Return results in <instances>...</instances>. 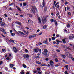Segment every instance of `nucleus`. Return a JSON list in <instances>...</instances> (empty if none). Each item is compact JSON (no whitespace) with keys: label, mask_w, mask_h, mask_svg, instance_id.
Wrapping results in <instances>:
<instances>
[{"label":"nucleus","mask_w":74,"mask_h":74,"mask_svg":"<svg viewBox=\"0 0 74 74\" xmlns=\"http://www.w3.org/2000/svg\"><path fill=\"white\" fill-rule=\"evenodd\" d=\"M65 74H68V73H67V71H66L65 72H64Z\"/></svg>","instance_id":"37"},{"label":"nucleus","mask_w":74,"mask_h":74,"mask_svg":"<svg viewBox=\"0 0 74 74\" xmlns=\"http://www.w3.org/2000/svg\"><path fill=\"white\" fill-rule=\"evenodd\" d=\"M16 7L17 8V10H18L19 11H22V10H21L20 9V8H19L18 7V6H16Z\"/></svg>","instance_id":"15"},{"label":"nucleus","mask_w":74,"mask_h":74,"mask_svg":"<svg viewBox=\"0 0 74 74\" xmlns=\"http://www.w3.org/2000/svg\"><path fill=\"white\" fill-rule=\"evenodd\" d=\"M10 67H11L12 68L13 67V66H14V65H13V64H10Z\"/></svg>","instance_id":"24"},{"label":"nucleus","mask_w":74,"mask_h":74,"mask_svg":"<svg viewBox=\"0 0 74 74\" xmlns=\"http://www.w3.org/2000/svg\"><path fill=\"white\" fill-rule=\"evenodd\" d=\"M71 59H72V60H73V61H74V58H71Z\"/></svg>","instance_id":"55"},{"label":"nucleus","mask_w":74,"mask_h":74,"mask_svg":"<svg viewBox=\"0 0 74 74\" xmlns=\"http://www.w3.org/2000/svg\"><path fill=\"white\" fill-rule=\"evenodd\" d=\"M10 58L9 57H7L6 58V60H10Z\"/></svg>","instance_id":"36"},{"label":"nucleus","mask_w":74,"mask_h":74,"mask_svg":"<svg viewBox=\"0 0 74 74\" xmlns=\"http://www.w3.org/2000/svg\"><path fill=\"white\" fill-rule=\"evenodd\" d=\"M45 74H49V73H48V72H45Z\"/></svg>","instance_id":"64"},{"label":"nucleus","mask_w":74,"mask_h":74,"mask_svg":"<svg viewBox=\"0 0 74 74\" xmlns=\"http://www.w3.org/2000/svg\"><path fill=\"white\" fill-rule=\"evenodd\" d=\"M10 42H14V40H12V39H10Z\"/></svg>","instance_id":"20"},{"label":"nucleus","mask_w":74,"mask_h":74,"mask_svg":"<svg viewBox=\"0 0 74 74\" xmlns=\"http://www.w3.org/2000/svg\"><path fill=\"white\" fill-rule=\"evenodd\" d=\"M4 16H5V17H8L7 15V14H4Z\"/></svg>","instance_id":"48"},{"label":"nucleus","mask_w":74,"mask_h":74,"mask_svg":"<svg viewBox=\"0 0 74 74\" xmlns=\"http://www.w3.org/2000/svg\"><path fill=\"white\" fill-rule=\"evenodd\" d=\"M23 57L24 58H25L26 59H29V54H27L24 55Z\"/></svg>","instance_id":"3"},{"label":"nucleus","mask_w":74,"mask_h":74,"mask_svg":"<svg viewBox=\"0 0 74 74\" xmlns=\"http://www.w3.org/2000/svg\"><path fill=\"white\" fill-rule=\"evenodd\" d=\"M44 44H48V42H47V40L46 39L43 42Z\"/></svg>","instance_id":"10"},{"label":"nucleus","mask_w":74,"mask_h":74,"mask_svg":"<svg viewBox=\"0 0 74 74\" xmlns=\"http://www.w3.org/2000/svg\"><path fill=\"white\" fill-rule=\"evenodd\" d=\"M38 20L39 21L38 23H41V20H40V17L38 18Z\"/></svg>","instance_id":"14"},{"label":"nucleus","mask_w":74,"mask_h":74,"mask_svg":"<svg viewBox=\"0 0 74 74\" xmlns=\"http://www.w3.org/2000/svg\"><path fill=\"white\" fill-rule=\"evenodd\" d=\"M42 5L43 6V7H45V3H42Z\"/></svg>","instance_id":"22"},{"label":"nucleus","mask_w":74,"mask_h":74,"mask_svg":"<svg viewBox=\"0 0 74 74\" xmlns=\"http://www.w3.org/2000/svg\"><path fill=\"white\" fill-rule=\"evenodd\" d=\"M40 68H37V70H38V71H40Z\"/></svg>","instance_id":"43"},{"label":"nucleus","mask_w":74,"mask_h":74,"mask_svg":"<svg viewBox=\"0 0 74 74\" xmlns=\"http://www.w3.org/2000/svg\"><path fill=\"white\" fill-rule=\"evenodd\" d=\"M66 26L68 28L70 27V25L69 24H68L66 25Z\"/></svg>","instance_id":"31"},{"label":"nucleus","mask_w":74,"mask_h":74,"mask_svg":"<svg viewBox=\"0 0 74 74\" xmlns=\"http://www.w3.org/2000/svg\"><path fill=\"white\" fill-rule=\"evenodd\" d=\"M67 4H68V3L67 2H65V4L66 5Z\"/></svg>","instance_id":"50"},{"label":"nucleus","mask_w":74,"mask_h":74,"mask_svg":"<svg viewBox=\"0 0 74 74\" xmlns=\"http://www.w3.org/2000/svg\"><path fill=\"white\" fill-rule=\"evenodd\" d=\"M47 8H45L44 10V11H47Z\"/></svg>","instance_id":"45"},{"label":"nucleus","mask_w":74,"mask_h":74,"mask_svg":"<svg viewBox=\"0 0 74 74\" xmlns=\"http://www.w3.org/2000/svg\"><path fill=\"white\" fill-rule=\"evenodd\" d=\"M58 66H59V65L58 64L56 65H55V67H58Z\"/></svg>","instance_id":"53"},{"label":"nucleus","mask_w":74,"mask_h":74,"mask_svg":"<svg viewBox=\"0 0 74 74\" xmlns=\"http://www.w3.org/2000/svg\"><path fill=\"white\" fill-rule=\"evenodd\" d=\"M1 30L2 31V32H3V31L4 30V29L3 28H1Z\"/></svg>","instance_id":"35"},{"label":"nucleus","mask_w":74,"mask_h":74,"mask_svg":"<svg viewBox=\"0 0 74 74\" xmlns=\"http://www.w3.org/2000/svg\"><path fill=\"white\" fill-rule=\"evenodd\" d=\"M38 74H41V72H38Z\"/></svg>","instance_id":"63"},{"label":"nucleus","mask_w":74,"mask_h":74,"mask_svg":"<svg viewBox=\"0 0 74 74\" xmlns=\"http://www.w3.org/2000/svg\"><path fill=\"white\" fill-rule=\"evenodd\" d=\"M9 55L10 57H11V53H9Z\"/></svg>","instance_id":"57"},{"label":"nucleus","mask_w":74,"mask_h":74,"mask_svg":"<svg viewBox=\"0 0 74 74\" xmlns=\"http://www.w3.org/2000/svg\"><path fill=\"white\" fill-rule=\"evenodd\" d=\"M50 21L52 22H54V20H53V19H50Z\"/></svg>","instance_id":"27"},{"label":"nucleus","mask_w":74,"mask_h":74,"mask_svg":"<svg viewBox=\"0 0 74 74\" xmlns=\"http://www.w3.org/2000/svg\"><path fill=\"white\" fill-rule=\"evenodd\" d=\"M17 23L19 25H21V23L19 22H18Z\"/></svg>","instance_id":"41"},{"label":"nucleus","mask_w":74,"mask_h":74,"mask_svg":"<svg viewBox=\"0 0 74 74\" xmlns=\"http://www.w3.org/2000/svg\"><path fill=\"white\" fill-rule=\"evenodd\" d=\"M25 51L26 52V53H27V52H29V51L27 50V49H25Z\"/></svg>","instance_id":"29"},{"label":"nucleus","mask_w":74,"mask_h":74,"mask_svg":"<svg viewBox=\"0 0 74 74\" xmlns=\"http://www.w3.org/2000/svg\"><path fill=\"white\" fill-rule=\"evenodd\" d=\"M7 19L8 20V21H11V19L10 18V17H8Z\"/></svg>","instance_id":"25"},{"label":"nucleus","mask_w":74,"mask_h":74,"mask_svg":"<svg viewBox=\"0 0 74 74\" xmlns=\"http://www.w3.org/2000/svg\"><path fill=\"white\" fill-rule=\"evenodd\" d=\"M36 63H37V64H41V62H39L38 61H36Z\"/></svg>","instance_id":"16"},{"label":"nucleus","mask_w":74,"mask_h":74,"mask_svg":"<svg viewBox=\"0 0 74 74\" xmlns=\"http://www.w3.org/2000/svg\"><path fill=\"white\" fill-rule=\"evenodd\" d=\"M45 66V64H43V65H41V66Z\"/></svg>","instance_id":"51"},{"label":"nucleus","mask_w":74,"mask_h":74,"mask_svg":"<svg viewBox=\"0 0 74 74\" xmlns=\"http://www.w3.org/2000/svg\"><path fill=\"white\" fill-rule=\"evenodd\" d=\"M40 56H36V58H39Z\"/></svg>","instance_id":"52"},{"label":"nucleus","mask_w":74,"mask_h":74,"mask_svg":"<svg viewBox=\"0 0 74 74\" xmlns=\"http://www.w3.org/2000/svg\"><path fill=\"white\" fill-rule=\"evenodd\" d=\"M70 8L69 7H67V10H68V11L69 10H70Z\"/></svg>","instance_id":"39"},{"label":"nucleus","mask_w":74,"mask_h":74,"mask_svg":"<svg viewBox=\"0 0 74 74\" xmlns=\"http://www.w3.org/2000/svg\"><path fill=\"white\" fill-rule=\"evenodd\" d=\"M5 51V49H3L2 50V52H4Z\"/></svg>","instance_id":"42"},{"label":"nucleus","mask_w":74,"mask_h":74,"mask_svg":"<svg viewBox=\"0 0 74 74\" xmlns=\"http://www.w3.org/2000/svg\"><path fill=\"white\" fill-rule=\"evenodd\" d=\"M0 20L2 21H3V19H2V18L0 17Z\"/></svg>","instance_id":"58"},{"label":"nucleus","mask_w":74,"mask_h":74,"mask_svg":"<svg viewBox=\"0 0 74 74\" xmlns=\"http://www.w3.org/2000/svg\"><path fill=\"white\" fill-rule=\"evenodd\" d=\"M66 8H66V7H65V11L66 12V11H67V10H66Z\"/></svg>","instance_id":"56"},{"label":"nucleus","mask_w":74,"mask_h":74,"mask_svg":"<svg viewBox=\"0 0 74 74\" xmlns=\"http://www.w3.org/2000/svg\"><path fill=\"white\" fill-rule=\"evenodd\" d=\"M38 50L40 53H41V49H39Z\"/></svg>","instance_id":"32"},{"label":"nucleus","mask_w":74,"mask_h":74,"mask_svg":"<svg viewBox=\"0 0 74 74\" xmlns=\"http://www.w3.org/2000/svg\"><path fill=\"white\" fill-rule=\"evenodd\" d=\"M65 55H66V56H71V54H70V53L69 52L66 53H65Z\"/></svg>","instance_id":"7"},{"label":"nucleus","mask_w":74,"mask_h":74,"mask_svg":"<svg viewBox=\"0 0 74 74\" xmlns=\"http://www.w3.org/2000/svg\"><path fill=\"white\" fill-rule=\"evenodd\" d=\"M51 39L52 40H55V38L54 37H52Z\"/></svg>","instance_id":"30"},{"label":"nucleus","mask_w":74,"mask_h":74,"mask_svg":"<svg viewBox=\"0 0 74 74\" xmlns=\"http://www.w3.org/2000/svg\"><path fill=\"white\" fill-rule=\"evenodd\" d=\"M50 64L51 67H53V64H54V63H53V61L52 60H50Z\"/></svg>","instance_id":"6"},{"label":"nucleus","mask_w":74,"mask_h":74,"mask_svg":"<svg viewBox=\"0 0 74 74\" xmlns=\"http://www.w3.org/2000/svg\"><path fill=\"white\" fill-rule=\"evenodd\" d=\"M42 22L43 23H45L47 22V18L46 17H45L44 19L42 18Z\"/></svg>","instance_id":"5"},{"label":"nucleus","mask_w":74,"mask_h":74,"mask_svg":"<svg viewBox=\"0 0 74 74\" xmlns=\"http://www.w3.org/2000/svg\"><path fill=\"white\" fill-rule=\"evenodd\" d=\"M45 60H46V61H48V58H46L45 59Z\"/></svg>","instance_id":"59"},{"label":"nucleus","mask_w":74,"mask_h":74,"mask_svg":"<svg viewBox=\"0 0 74 74\" xmlns=\"http://www.w3.org/2000/svg\"><path fill=\"white\" fill-rule=\"evenodd\" d=\"M37 10V8H36L34 6L33 8H32L31 10V12H33V13H35V10Z\"/></svg>","instance_id":"2"},{"label":"nucleus","mask_w":74,"mask_h":74,"mask_svg":"<svg viewBox=\"0 0 74 74\" xmlns=\"http://www.w3.org/2000/svg\"><path fill=\"white\" fill-rule=\"evenodd\" d=\"M62 47L63 48H67L68 49H70V48H69L68 47H67V46H64V45H63L62 46Z\"/></svg>","instance_id":"8"},{"label":"nucleus","mask_w":74,"mask_h":74,"mask_svg":"<svg viewBox=\"0 0 74 74\" xmlns=\"http://www.w3.org/2000/svg\"><path fill=\"white\" fill-rule=\"evenodd\" d=\"M68 15H71V13H70V12H68Z\"/></svg>","instance_id":"40"},{"label":"nucleus","mask_w":74,"mask_h":74,"mask_svg":"<svg viewBox=\"0 0 74 74\" xmlns=\"http://www.w3.org/2000/svg\"><path fill=\"white\" fill-rule=\"evenodd\" d=\"M49 42H50V41H51V38H49Z\"/></svg>","instance_id":"54"},{"label":"nucleus","mask_w":74,"mask_h":74,"mask_svg":"<svg viewBox=\"0 0 74 74\" xmlns=\"http://www.w3.org/2000/svg\"><path fill=\"white\" fill-rule=\"evenodd\" d=\"M34 73H37V71H34Z\"/></svg>","instance_id":"62"},{"label":"nucleus","mask_w":74,"mask_h":74,"mask_svg":"<svg viewBox=\"0 0 74 74\" xmlns=\"http://www.w3.org/2000/svg\"><path fill=\"white\" fill-rule=\"evenodd\" d=\"M62 41L64 44H65L66 42V40H64V39H62Z\"/></svg>","instance_id":"18"},{"label":"nucleus","mask_w":74,"mask_h":74,"mask_svg":"<svg viewBox=\"0 0 74 74\" xmlns=\"http://www.w3.org/2000/svg\"><path fill=\"white\" fill-rule=\"evenodd\" d=\"M23 6H26V3H23Z\"/></svg>","instance_id":"33"},{"label":"nucleus","mask_w":74,"mask_h":74,"mask_svg":"<svg viewBox=\"0 0 74 74\" xmlns=\"http://www.w3.org/2000/svg\"><path fill=\"white\" fill-rule=\"evenodd\" d=\"M28 15L29 16V17H30V18H32L33 16V15H32V14H28Z\"/></svg>","instance_id":"19"},{"label":"nucleus","mask_w":74,"mask_h":74,"mask_svg":"<svg viewBox=\"0 0 74 74\" xmlns=\"http://www.w3.org/2000/svg\"><path fill=\"white\" fill-rule=\"evenodd\" d=\"M56 51H57V52H60V50L58 49L56 50Z\"/></svg>","instance_id":"38"},{"label":"nucleus","mask_w":74,"mask_h":74,"mask_svg":"<svg viewBox=\"0 0 74 74\" xmlns=\"http://www.w3.org/2000/svg\"><path fill=\"white\" fill-rule=\"evenodd\" d=\"M13 51L14 52H15V53H16V52H18V49H17L16 48V47H13Z\"/></svg>","instance_id":"4"},{"label":"nucleus","mask_w":74,"mask_h":74,"mask_svg":"<svg viewBox=\"0 0 74 74\" xmlns=\"http://www.w3.org/2000/svg\"><path fill=\"white\" fill-rule=\"evenodd\" d=\"M23 67H24V68H26V67H27V66H26V65L25 64H23Z\"/></svg>","instance_id":"13"},{"label":"nucleus","mask_w":74,"mask_h":74,"mask_svg":"<svg viewBox=\"0 0 74 74\" xmlns=\"http://www.w3.org/2000/svg\"><path fill=\"white\" fill-rule=\"evenodd\" d=\"M72 38H73V36H70L69 38V40H71V39H72Z\"/></svg>","instance_id":"17"},{"label":"nucleus","mask_w":74,"mask_h":74,"mask_svg":"<svg viewBox=\"0 0 74 74\" xmlns=\"http://www.w3.org/2000/svg\"><path fill=\"white\" fill-rule=\"evenodd\" d=\"M11 35L12 36H15V33H12L11 34Z\"/></svg>","instance_id":"28"},{"label":"nucleus","mask_w":74,"mask_h":74,"mask_svg":"<svg viewBox=\"0 0 74 74\" xmlns=\"http://www.w3.org/2000/svg\"><path fill=\"white\" fill-rule=\"evenodd\" d=\"M53 37H55V34H53Z\"/></svg>","instance_id":"60"},{"label":"nucleus","mask_w":74,"mask_h":74,"mask_svg":"<svg viewBox=\"0 0 74 74\" xmlns=\"http://www.w3.org/2000/svg\"><path fill=\"white\" fill-rule=\"evenodd\" d=\"M34 51H35V52H38V51H37V49H34Z\"/></svg>","instance_id":"26"},{"label":"nucleus","mask_w":74,"mask_h":74,"mask_svg":"<svg viewBox=\"0 0 74 74\" xmlns=\"http://www.w3.org/2000/svg\"><path fill=\"white\" fill-rule=\"evenodd\" d=\"M44 52H42V54L43 55H45L46 56V57H48L49 55L47 54V52H48V50L47 49H45L44 50Z\"/></svg>","instance_id":"1"},{"label":"nucleus","mask_w":74,"mask_h":74,"mask_svg":"<svg viewBox=\"0 0 74 74\" xmlns=\"http://www.w3.org/2000/svg\"><path fill=\"white\" fill-rule=\"evenodd\" d=\"M59 13L58 12L57 13V14H56V15H57V16H58V15H59Z\"/></svg>","instance_id":"61"},{"label":"nucleus","mask_w":74,"mask_h":74,"mask_svg":"<svg viewBox=\"0 0 74 74\" xmlns=\"http://www.w3.org/2000/svg\"><path fill=\"white\" fill-rule=\"evenodd\" d=\"M47 27V25H45L43 26V28L44 29H46Z\"/></svg>","instance_id":"21"},{"label":"nucleus","mask_w":74,"mask_h":74,"mask_svg":"<svg viewBox=\"0 0 74 74\" xmlns=\"http://www.w3.org/2000/svg\"><path fill=\"white\" fill-rule=\"evenodd\" d=\"M2 64H3V61H1L0 62V65H1Z\"/></svg>","instance_id":"46"},{"label":"nucleus","mask_w":74,"mask_h":74,"mask_svg":"<svg viewBox=\"0 0 74 74\" xmlns=\"http://www.w3.org/2000/svg\"><path fill=\"white\" fill-rule=\"evenodd\" d=\"M3 33H4V34H6V32H5V31H4V30L3 31Z\"/></svg>","instance_id":"49"},{"label":"nucleus","mask_w":74,"mask_h":74,"mask_svg":"<svg viewBox=\"0 0 74 74\" xmlns=\"http://www.w3.org/2000/svg\"><path fill=\"white\" fill-rule=\"evenodd\" d=\"M1 26H4V25L5 24V23L4 22H2L0 24Z\"/></svg>","instance_id":"9"},{"label":"nucleus","mask_w":74,"mask_h":74,"mask_svg":"<svg viewBox=\"0 0 74 74\" xmlns=\"http://www.w3.org/2000/svg\"><path fill=\"white\" fill-rule=\"evenodd\" d=\"M56 41L58 43L59 42H60V40H56Z\"/></svg>","instance_id":"44"},{"label":"nucleus","mask_w":74,"mask_h":74,"mask_svg":"<svg viewBox=\"0 0 74 74\" xmlns=\"http://www.w3.org/2000/svg\"><path fill=\"white\" fill-rule=\"evenodd\" d=\"M54 23L56 25V26H58V23H57V21L55 20H54Z\"/></svg>","instance_id":"12"},{"label":"nucleus","mask_w":74,"mask_h":74,"mask_svg":"<svg viewBox=\"0 0 74 74\" xmlns=\"http://www.w3.org/2000/svg\"><path fill=\"white\" fill-rule=\"evenodd\" d=\"M25 34H29V32H28V31H27V32H26Z\"/></svg>","instance_id":"47"},{"label":"nucleus","mask_w":74,"mask_h":74,"mask_svg":"<svg viewBox=\"0 0 74 74\" xmlns=\"http://www.w3.org/2000/svg\"><path fill=\"white\" fill-rule=\"evenodd\" d=\"M62 56V58H66V56H65V55H63Z\"/></svg>","instance_id":"23"},{"label":"nucleus","mask_w":74,"mask_h":74,"mask_svg":"<svg viewBox=\"0 0 74 74\" xmlns=\"http://www.w3.org/2000/svg\"><path fill=\"white\" fill-rule=\"evenodd\" d=\"M18 32L19 33H20V34H23V35H25V33H23V32H21L18 31Z\"/></svg>","instance_id":"11"},{"label":"nucleus","mask_w":74,"mask_h":74,"mask_svg":"<svg viewBox=\"0 0 74 74\" xmlns=\"http://www.w3.org/2000/svg\"><path fill=\"white\" fill-rule=\"evenodd\" d=\"M58 59L57 58H56L55 59V61L56 62H58Z\"/></svg>","instance_id":"34"}]
</instances>
